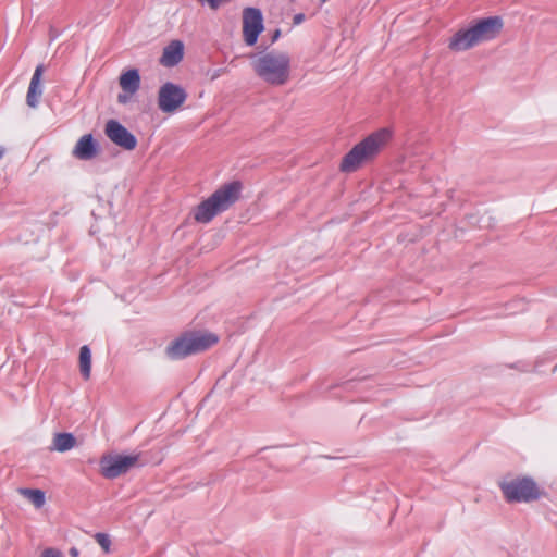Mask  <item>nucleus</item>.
<instances>
[{"label":"nucleus","instance_id":"ddd939ff","mask_svg":"<svg viewBox=\"0 0 557 557\" xmlns=\"http://www.w3.org/2000/svg\"><path fill=\"white\" fill-rule=\"evenodd\" d=\"M44 73V66L40 64L35 69L33 77L29 83L27 90L26 102L30 108H36L39 102V98L42 95L41 76Z\"/></svg>","mask_w":557,"mask_h":557},{"label":"nucleus","instance_id":"aec40b11","mask_svg":"<svg viewBox=\"0 0 557 557\" xmlns=\"http://www.w3.org/2000/svg\"><path fill=\"white\" fill-rule=\"evenodd\" d=\"M40 557H64V555L61 550L49 547L42 550Z\"/></svg>","mask_w":557,"mask_h":557},{"label":"nucleus","instance_id":"f03ea898","mask_svg":"<svg viewBox=\"0 0 557 557\" xmlns=\"http://www.w3.org/2000/svg\"><path fill=\"white\" fill-rule=\"evenodd\" d=\"M392 139L389 128H381L352 147L343 158L339 169L345 173L357 171L362 164L371 162Z\"/></svg>","mask_w":557,"mask_h":557},{"label":"nucleus","instance_id":"a211bd4d","mask_svg":"<svg viewBox=\"0 0 557 557\" xmlns=\"http://www.w3.org/2000/svg\"><path fill=\"white\" fill-rule=\"evenodd\" d=\"M20 494L27 498L36 508L45 505V493L41 490L20 488Z\"/></svg>","mask_w":557,"mask_h":557},{"label":"nucleus","instance_id":"423d86ee","mask_svg":"<svg viewBox=\"0 0 557 557\" xmlns=\"http://www.w3.org/2000/svg\"><path fill=\"white\" fill-rule=\"evenodd\" d=\"M187 92L174 83L163 84L158 91V107L163 113H174L186 101Z\"/></svg>","mask_w":557,"mask_h":557},{"label":"nucleus","instance_id":"6ab92c4d","mask_svg":"<svg viewBox=\"0 0 557 557\" xmlns=\"http://www.w3.org/2000/svg\"><path fill=\"white\" fill-rule=\"evenodd\" d=\"M95 539H96V542L101 546V548L106 553H108L110 550L111 540L109 539V536L107 534L97 533Z\"/></svg>","mask_w":557,"mask_h":557},{"label":"nucleus","instance_id":"4468645a","mask_svg":"<svg viewBox=\"0 0 557 557\" xmlns=\"http://www.w3.org/2000/svg\"><path fill=\"white\" fill-rule=\"evenodd\" d=\"M474 35L471 27L457 32L449 41V49L454 51H465L476 46Z\"/></svg>","mask_w":557,"mask_h":557},{"label":"nucleus","instance_id":"6e6552de","mask_svg":"<svg viewBox=\"0 0 557 557\" xmlns=\"http://www.w3.org/2000/svg\"><path fill=\"white\" fill-rule=\"evenodd\" d=\"M263 28L261 11L256 8H246L243 11V36L246 45L253 46Z\"/></svg>","mask_w":557,"mask_h":557},{"label":"nucleus","instance_id":"39448f33","mask_svg":"<svg viewBox=\"0 0 557 557\" xmlns=\"http://www.w3.org/2000/svg\"><path fill=\"white\" fill-rule=\"evenodd\" d=\"M499 486L508 502H531L539 497V490L529 478L504 479Z\"/></svg>","mask_w":557,"mask_h":557},{"label":"nucleus","instance_id":"20e7f679","mask_svg":"<svg viewBox=\"0 0 557 557\" xmlns=\"http://www.w3.org/2000/svg\"><path fill=\"white\" fill-rule=\"evenodd\" d=\"M218 341V336L210 332H187L173 341L166 347L165 354L172 360H180L209 349L215 345Z\"/></svg>","mask_w":557,"mask_h":557},{"label":"nucleus","instance_id":"9d476101","mask_svg":"<svg viewBox=\"0 0 557 557\" xmlns=\"http://www.w3.org/2000/svg\"><path fill=\"white\" fill-rule=\"evenodd\" d=\"M503 28L500 17H487L478 22L471 27L478 45L496 38Z\"/></svg>","mask_w":557,"mask_h":557},{"label":"nucleus","instance_id":"5701e85b","mask_svg":"<svg viewBox=\"0 0 557 557\" xmlns=\"http://www.w3.org/2000/svg\"><path fill=\"white\" fill-rule=\"evenodd\" d=\"M302 20H304V15L302 14H298L294 18L296 24H299Z\"/></svg>","mask_w":557,"mask_h":557},{"label":"nucleus","instance_id":"f8f14e48","mask_svg":"<svg viewBox=\"0 0 557 557\" xmlns=\"http://www.w3.org/2000/svg\"><path fill=\"white\" fill-rule=\"evenodd\" d=\"M184 55V45L180 40L171 41L164 49L160 58V63L163 66L172 67L178 64Z\"/></svg>","mask_w":557,"mask_h":557},{"label":"nucleus","instance_id":"f257e3e1","mask_svg":"<svg viewBox=\"0 0 557 557\" xmlns=\"http://www.w3.org/2000/svg\"><path fill=\"white\" fill-rule=\"evenodd\" d=\"M255 74L265 84L283 86L290 79V57L285 51L271 50L250 55Z\"/></svg>","mask_w":557,"mask_h":557},{"label":"nucleus","instance_id":"a878e982","mask_svg":"<svg viewBox=\"0 0 557 557\" xmlns=\"http://www.w3.org/2000/svg\"><path fill=\"white\" fill-rule=\"evenodd\" d=\"M320 1H321V3H325L327 0H320Z\"/></svg>","mask_w":557,"mask_h":557},{"label":"nucleus","instance_id":"4be33fe9","mask_svg":"<svg viewBox=\"0 0 557 557\" xmlns=\"http://www.w3.org/2000/svg\"><path fill=\"white\" fill-rule=\"evenodd\" d=\"M132 96H133V95H128V94H126V92H124V94H120V95L117 96V101H119L120 103H126V102L129 100V98H131Z\"/></svg>","mask_w":557,"mask_h":557},{"label":"nucleus","instance_id":"1a4fd4ad","mask_svg":"<svg viewBox=\"0 0 557 557\" xmlns=\"http://www.w3.org/2000/svg\"><path fill=\"white\" fill-rule=\"evenodd\" d=\"M104 134L111 143L124 150L132 151L137 146L136 137L116 120L107 121Z\"/></svg>","mask_w":557,"mask_h":557},{"label":"nucleus","instance_id":"9b49d317","mask_svg":"<svg viewBox=\"0 0 557 557\" xmlns=\"http://www.w3.org/2000/svg\"><path fill=\"white\" fill-rule=\"evenodd\" d=\"M97 153V145L91 134L82 136L73 149V156L79 160H91Z\"/></svg>","mask_w":557,"mask_h":557},{"label":"nucleus","instance_id":"7ed1b4c3","mask_svg":"<svg viewBox=\"0 0 557 557\" xmlns=\"http://www.w3.org/2000/svg\"><path fill=\"white\" fill-rule=\"evenodd\" d=\"M242 184L232 182L221 186L196 209L194 218L199 223L210 222L216 214L227 210L239 198Z\"/></svg>","mask_w":557,"mask_h":557},{"label":"nucleus","instance_id":"f3484780","mask_svg":"<svg viewBox=\"0 0 557 557\" xmlns=\"http://www.w3.org/2000/svg\"><path fill=\"white\" fill-rule=\"evenodd\" d=\"M79 370L85 380L90 377L91 352L88 346H82L79 350Z\"/></svg>","mask_w":557,"mask_h":557},{"label":"nucleus","instance_id":"0eeeda50","mask_svg":"<svg viewBox=\"0 0 557 557\" xmlns=\"http://www.w3.org/2000/svg\"><path fill=\"white\" fill-rule=\"evenodd\" d=\"M139 455H114L101 459V473L107 479H115L138 463Z\"/></svg>","mask_w":557,"mask_h":557},{"label":"nucleus","instance_id":"393cba45","mask_svg":"<svg viewBox=\"0 0 557 557\" xmlns=\"http://www.w3.org/2000/svg\"><path fill=\"white\" fill-rule=\"evenodd\" d=\"M3 154H4V149L0 148V159L3 157Z\"/></svg>","mask_w":557,"mask_h":557},{"label":"nucleus","instance_id":"b1692460","mask_svg":"<svg viewBox=\"0 0 557 557\" xmlns=\"http://www.w3.org/2000/svg\"><path fill=\"white\" fill-rule=\"evenodd\" d=\"M70 554H71L73 557H75V556H77L78 550H77L75 547H73V548H71V549H70Z\"/></svg>","mask_w":557,"mask_h":557},{"label":"nucleus","instance_id":"2eb2a0df","mask_svg":"<svg viewBox=\"0 0 557 557\" xmlns=\"http://www.w3.org/2000/svg\"><path fill=\"white\" fill-rule=\"evenodd\" d=\"M122 90L128 95H134L140 87V75L138 70L131 69L123 72L119 78Z\"/></svg>","mask_w":557,"mask_h":557},{"label":"nucleus","instance_id":"dca6fc26","mask_svg":"<svg viewBox=\"0 0 557 557\" xmlns=\"http://www.w3.org/2000/svg\"><path fill=\"white\" fill-rule=\"evenodd\" d=\"M76 438L71 433H58L52 441V450L60 453L67 451L75 447Z\"/></svg>","mask_w":557,"mask_h":557},{"label":"nucleus","instance_id":"412c9836","mask_svg":"<svg viewBox=\"0 0 557 557\" xmlns=\"http://www.w3.org/2000/svg\"><path fill=\"white\" fill-rule=\"evenodd\" d=\"M225 72L224 69H216V70H213L211 72H209V76H210V81H214L218 77H220L223 73Z\"/></svg>","mask_w":557,"mask_h":557}]
</instances>
